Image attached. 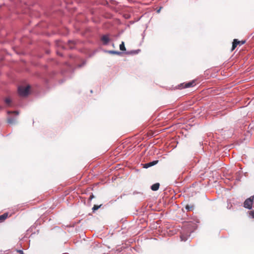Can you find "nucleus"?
<instances>
[{
  "label": "nucleus",
  "instance_id": "nucleus-19",
  "mask_svg": "<svg viewBox=\"0 0 254 254\" xmlns=\"http://www.w3.org/2000/svg\"><path fill=\"white\" fill-rule=\"evenodd\" d=\"M13 113H15L16 115L19 114V112L18 111H14Z\"/></svg>",
  "mask_w": 254,
  "mask_h": 254
},
{
  "label": "nucleus",
  "instance_id": "nucleus-20",
  "mask_svg": "<svg viewBox=\"0 0 254 254\" xmlns=\"http://www.w3.org/2000/svg\"><path fill=\"white\" fill-rule=\"evenodd\" d=\"M93 198V194H91V195L90 196V197H89V199L91 200Z\"/></svg>",
  "mask_w": 254,
  "mask_h": 254
},
{
  "label": "nucleus",
  "instance_id": "nucleus-7",
  "mask_svg": "<svg viewBox=\"0 0 254 254\" xmlns=\"http://www.w3.org/2000/svg\"><path fill=\"white\" fill-rule=\"evenodd\" d=\"M195 84V82L194 81H191L185 84L184 87V88H189L190 87H193Z\"/></svg>",
  "mask_w": 254,
  "mask_h": 254
},
{
  "label": "nucleus",
  "instance_id": "nucleus-10",
  "mask_svg": "<svg viewBox=\"0 0 254 254\" xmlns=\"http://www.w3.org/2000/svg\"><path fill=\"white\" fill-rule=\"evenodd\" d=\"M120 49L122 51L126 50V47L124 42H122L121 44L120 45Z\"/></svg>",
  "mask_w": 254,
  "mask_h": 254
},
{
  "label": "nucleus",
  "instance_id": "nucleus-1",
  "mask_svg": "<svg viewBox=\"0 0 254 254\" xmlns=\"http://www.w3.org/2000/svg\"><path fill=\"white\" fill-rule=\"evenodd\" d=\"M30 86L27 85L26 87L19 86L18 88V92L20 96L25 97L27 96L29 92Z\"/></svg>",
  "mask_w": 254,
  "mask_h": 254
},
{
  "label": "nucleus",
  "instance_id": "nucleus-21",
  "mask_svg": "<svg viewBox=\"0 0 254 254\" xmlns=\"http://www.w3.org/2000/svg\"><path fill=\"white\" fill-rule=\"evenodd\" d=\"M161 7H160L158 10H157V13H159L161 10Z\"/></svg>",
  "mask_w": 254,
  "mask_h": 254
},
{
  "label": "nucleus",
  "instance_id": "nucleus-5",
  "mask_svg": "<svg viewBox=\"0 0 254 254\" xmlns=\"http://www.w3.org/2000/svg\"><path fill=\"white\" fill-rule=\"evenodd\" d=\"M240 41L238 40L237 39H235L233 40V43H232V51H233L237 46L240 43Z\"/></svg>",
  "mask_w": 254,
  "mask_h": 254
},
{
  "label": "nucleus",
  "instance_id": "nucleus-14",
  "mask_svg": "<svg viewBox=\"0 0 254 254\" xmlns=\"http://www.w3.org/2000/svg\"><path fill=\"white\" fill-rule=\"evenodd\" d=\"M15 122V120L13 118H9L8 119V123L9 124L13 123Z\"/></svg>",
  "mask_w": 254,
  "mask_h": 254
},
{
  "label": "nucleus",
  "instance_id": "nucleus-6",
  "mask_svg": "<svg viewBox=\"0 0 254 254\" xmlns=\"http://www.w3.org/2000/svg\"><path fill=\"white\" fill-rule=\"evenodd\" d=\"M160 184L158 183H155L151 186V189L153 191H156L158 190L159 188Z\"/></svg>",
  "mask_w": 254,
  "mask_h": 254
},
{
  "label": "nucleus",
  "instance_id": "nucleus-15",
  "mask_svg": "<svg viewBox=\"0 0 254 254\" xmlns=\"http://www.w3.org/2000/svg\"><path fill=\"white\" fill-rule=\"evenodd\" d=\"M10 102H11V100L10 99V98H7L5 99V102L7 104V105H9L10 103Z\"/></svg>",
  "mask_w": 254,
  "mask_h": 254
},
{
  "label": "nucleus",
  "instance_id": "nucleus-17",
  "mask_svg": "<svg viewBox=\"0 0 254 254\" xmlns=\"http://www.w3.org/2000/svg\"><path fill=\"white\" fill-rule=\"evenodd\" d=\"M250 214L252 216L253 218H254V211H251Z\"/></svg>",
  "mask_w": 254,
  "mask_h": 254
},
{
  "label": "nucleus",
  "instance_id": "nucleus-4",
  "mask_svg": "<svg viewBox=\"0 0 254 254\" xmlns=\"http://www.w3.org/2000/svg\"><path fill=\"white\" fill-rule=\"evenodd\" d=\"M158 162V160H154L149 163H146L144 164V168H148L149 167H152L156 164H157Z\"/></svg>",
  "mask_w": 254,
  "mask_h": 254
},
{
  "label": "nucleus",
  "instance_id": "nucleus-13",
  "mask_svg": "<svg viewBox=\"0 0 254 254\" xmlns=\"http://www.w3.org/2000/svg\"><path fill=\"white\" fill-rule=\"evenodd\" d=\"M192 207L193 206L192 205H187L186 206H185V208L187 210V211H190L192 210Z\"/></svg>",
  "mask_w": 254,
  "mask_h": 254
},
{
  "label": "nucleus",
  "instance_id": "nucleus-2",
  "mask_svg": "<svg viewBox=\"0 0 254 254\" xmlns=\"http://www.w3.org/2000/svg\"><path fill=\"white\" fill-rule=\"evenodd\" d=\"M254 199V196H251L245 200L244 203V207L248 209H251Z\"/></svg>",
  "mask_w": 254,
  "mask_h": 254
},
{
  "label": "nucleus",
  "instance_id": "nucleus-11",
  "mask_svg": "<svg viewBox=\"0 0 254 254\" xmlns=\"http://www.w3.org/2000/svg\"><path fill=\"white\" fill-rule=\"evenodd\" d=\"M188 236H186V235H185L183 234L181 235V241H186L188 239Z\"/></svg>",
  "mask_w": 254,
  "mask_h": 254
},
{
  "label": "nucleus",
  "instance_id": "nucleus-22",
  "mask_svg": "<svg viewBox=\"0 0 254 254\" xmlns=\"http://www.w3.org/2000/svg\"><path fill=\"white\" fill-rule=\"evenodd\" d=\"M113 47H114V44H112Z\"/></svg>",
  "mask_w": 254,
  "mask_h": 254
},
{
  "label": "nucleus",
  "instance_id": "nucleus-12",
  "mask_svg": "<svg viewBox=\"0 0 254 254\" xmlns=\"http://www.w3.org/2000/svg\"><path fill=\"white\" fill-rule=\"evenodd\" d=\"M102 206V204H100L99 205H94V206L92 207V210L93 211H95V210H98L99 208L101 207Z\"/></svg>",
  "mask_w": 254,
  "mask_h": 254
},
{
  "label": "nucleus",
  "instance_id": "nucleus-18",
  "mask_svg": "<svg viewBox=\"0 0 254 254\" xmlns=\"http://www.w3.org/2000/svg\"><path fill=\"white\" fill-rule=\"evenodd\" d=\"M17 252L19 253V254H24V252L22 250H18Z\"/></svg>",
  "mask_w": 254,
  "mask_h": 254
},
{
  "label": "nucleus",
  "instance_id": "nucleus-9",
  "mask_svg": "<svg viewBox=\"0 0 254 254\" xmlns=\"http://www.w3.org/2000/svg\"><path fill=\"white\" fill-rule=\"evenodd\" d=\"M8 217V213H5L1 215H0V222H3Z\"/></svg>",
  "mask_w": 254,
  "mask_h": 254
},
{
  "label": "nucleus",
  "instance_id": "nucleus-3",
  "mask_svg": "<svg viewBox=\"0 0 254 254\" xmlns=\"http://www.w3.org/2000/svg\"><path fill=\"white\" fill-rule=\"evenodd\" d=\"M101 40L103 41V43L105 45H108L110 41V38L108 35H104L101 38Z\"/></svg>",
  "mask_w": 254,
  "mask_h": 254
},
{
  "label": "nucleus",
  "instance_id": "nucleus-8",
  "mask_svg": "<svg viewBox=\"0 0 254 254\" xmlns=\"http://www.w3.org/2000/svg\"><path fill=\"white\" fill-rule=\"evenodd\" d=\"M106 53L111 54H115L118 55H121L122 54V52L116 51H105Z\"/></svg>",
  "mask_w": 254,
  "mask_h": 254
},
{
  "label": "nucleus",
  "instance_id": "nucleus-16",
  "mask_svg": "<svg viewBox=\"0 0 254 254\" xmlns=\"http://www.w3.org/2000/svg\"><path fill=\"white\" fill-rule=\"evenodd\" d=\"M240 41V43L239 44V45H240V46H241V45H243V44H245V42H246V41H243V40H242V41Z\"/></svg>",
  "mask_w": 254,
  "mask_h": 254
}]
</instances>
